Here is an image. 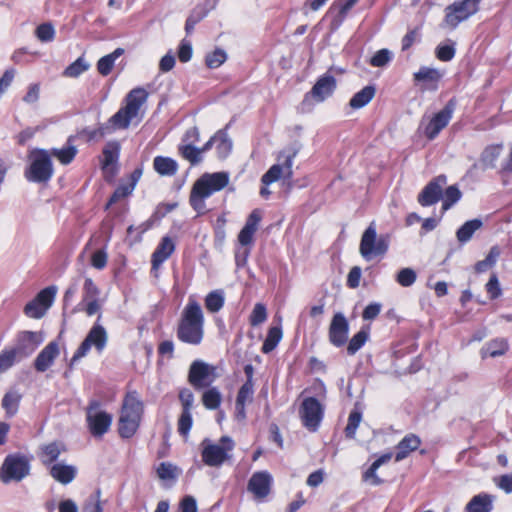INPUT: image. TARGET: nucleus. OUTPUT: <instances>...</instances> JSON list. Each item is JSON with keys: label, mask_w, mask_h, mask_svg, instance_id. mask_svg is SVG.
Returning <instances> with one entry per match:
<instances>
[{"label": "nucleus", "mask_w": 512, "mask_h": 512, "mask_svg": "<svg viewBox=\"0 0 512 512\" xmlns=\"http://www.w3.org/2000/svg\"><path fill=\"white\" fill-rule=\"evenodd\" d=\"M178 151L192 166L199 164L203 160L199 148L192 144L180 145Z\"/></svg>", "instance_id": "obj_40"}, {"label": "nucleus", "mask_w": 512, "mask_h": 512, "mask_svg": "<svg viewBox=\"0 0 512 512\" xmlns=\"http://www.w3.org/2000/svg\"><path fill=\"white\" fill-rule=\"evenodd\" d=\"M44 335L41 331H20L16 334L11 347L22 359L29 358L43 343Z\"/></svg>", "instance_id": "obj_11"}, {"label": "nucleus", "mask_w": 512, "mask_h": 512, "mask_svg": "<svg viewBox=\"0 0 512 512\" xmlns=\"http://www.w3.org/2000/svg\"><path fill=\"white\" fill-rule=\"evenodd\" d=\"M142 413L143 403L138 399L137 393H128L124 398L118 423V431L122 438H131L136 433Z\"/></svg>", "instance_id": "obj_4"}, {"label": "nucleus", "mask_w": 512, "mask_h": 512, "mask_svg": "<svg viewBox=\"0 0 512 512\" xmlns=\"http://www.w3.org/2000/svg\"><path fill=\"white\" fill-rule=\"evenodd\" d=\"M24 314L29 318L40 319L46 314V312L43 310L41 305L38 302H36V300L33 298L25 305Z\"/></svg>", "instance_id": "obj_61"}, {"label": "nucleus", "mask_w": 512, "mask_h": 512, "mask_svg": "<svg viewBox=\"0 0 512 512\" xmlns=\"http://www.w3.org/2000/svg\"><path fill=\"white\" fill-rule=\"evenodd\" d=\"M120 150L121 145L118 141L112 140L106 143L102 151L103 158L101 160V167L103 170L108 169L118 162Z\"/></svg>", "instance_id": "obj_30"}, {"label": "nucleus", "mask_w": 512, "mask_h": 512, "mask_svg": "<svg viewBox=\"0 0 512 512\" xmlns=\"http://www.w3.org/2000/svg\"><path fill=\"white\" fill-rule=\"evenodd\" d=\"M21 361L22 359L11 346L4 348L0 352V374L7 372L11 367Z\"/></svg>", "instance_id": "obj_37"}, {"label": "nucleus", "mask_w": 512, "mask_h": 512, "mask_svg": "<svg viewBox=\"0 0 512 512\" xmlns=\"http://www.w3.org/2000/svg\"><path fill=\"white\" fill-rule=\"evenodd\" d=\"M337 87L336 78L331 74L320 76L312 89L305 95V99L312 97L316 102L320 103L332 96Z\"/></svg>", "instance_id": "obj_15"}, {"label": "nucleus", "mask_w": 512, "mask_h": 512, "mask_svg": "<svg viewBox=\"0 0 512 512\" xmlns=\"http://www.w3.org/2000/svg\"><path fill=\"white\" fill-rule=\"evenodd\" d=\"M74 140L75 136H69L64 147L49 150L51 157L54 156L63 165L70 164L78 153V149L74 145Z\"/></svg>", "instance_id": "obj_24"}, {"label": "nucleus", "mask_w": 512, "mask_h": 512, "mask_svg": "<svg viewBox=\"0 0 512 512\" xmlns=\"http://www.w3.org/2000/svg\"><path fill=\"white\" fill-rule=\"evenodd\" d=\"M123 48H116L112 53L101 57L97 62V70L102 76H107L111 73L116 59L124 54Z\"/></svg>", "instance_id": "obj_35"}, {"label": "nucleus", "mask_w": 512, "mask_h": 512, "mask_svg": "<svg viewBox=\"0 0 512 512\" xmlns=\"http://www.w3.org/2000/svg\"><path fill=\"white\" fill-rule=\"evenodd\" d=\"M253 381H246L239 389L236 403L246 404L247 401H252L254 394Z\"/></svg>", "instance_id": "obj_60"}, {"label": "nucleus", "mask_w": 512, "mask_h": 512, "mask_svg": "<svg viewBox=\"0 0 512 512\" xmlns=\"http://www.w3.org/2000/svg\"><path fill=\"white\" fill-rule=\"evenodd\" d=\"M457 101L451 98L439 112L433 115L429 122L424 126V135L428 140H434L440 132L451 121L456 109Z\"/></svg>", "instance_id": "obj_12"}, {"label": "nucleus", "mask_w": 512, "mask_h": 512, "mask_svg": "<svg viewBox=\"0 0 512 512\" xmlns=\"http://www.w3.org/2000/svg\"><path fill=\"white\" fill-rule=\"evenodd\" d=\"M224 293L222 290L210 292L205 298V307L212 313L218 312L224 306Z\"/></svg>", "instance_id": "obj_43"}, {"label": "nucleus", "mask_w": 512, "mask_h": 512, "mask_svg": "<svg viewBox=\"0 0 512 512\" xmlns=\"http://www.w3.org/2000/svg\"><path fill=\"white\" fill-rule=\"evenodd\" d=\"M157 475L161 480H175L178 476L177 467L169 462H162L157 468Z\"/></svg>", "instance_id": "obj_54"}, {"label": "nucleus", "mask_w": 512, "mask_h": 512, "mask_svg": "<svg viewBox=\"0 0 512 512\" xmlns=\"http://www.w3.org/2000/svg\"><path fill=\"white\" fill-rule=\"evenodd\" d=\"M299 415L303 426L309 431L315 432L323 419L324 407L317 398L307 397L300 405Z\"/></svg>", "instance_id": "obj_10"}, {"label": "nucleus", "mask_w": 512, "mask_h": 512, "mask_svg": "<svg viewBox=\"0 0 512 512\" xmlns=\"http://www.w3.org/2000/svg\"><path fill=\"white\" fill-rule=\"evenodd\" d=\"M35 34L38 40L47 43L54 40L55 29L50 22L42 23L36 28Z\"/></svg>", "instance_id": "obj_51"}, {"label": "nucleus", "mask_w": 512, "mask_h": 512, "mask_svg": "<svg viewBox=\"0 0 512 512\" xmlns=\"http://www.w3.org/2000/svg\"><path fill=\"white\" fill-rule=\"evenodd\" d=\"M66 450L62 442L54 441L40 447L38 454L41 463L45 466L53 465L60 454Z\"/></svg>", "instance_id": "obj_23"}, {"label": "nucleus", "mask_w": 512, "mask_h": 512, "mask_svg": "<svg viewBox=\"0 0 512 512\" xmlns=\"http://www.w3.org/2000/svg\"><path fill=\"white\" fill-rule=\"evenodd\" d=\"M229 184V173L225 171L204 173L192 186L189 203L191 207L202 215L206 213L205 200L214 193L221 191Z\"/></svg>", "instance_id": "obj_1"}, {"label": "nucleus", "mask_w": 512, "mask_h": 512, "mask_svg": "<svg viewBox=\"0 0 512 512\" xmlns=\"http://www.w3.org/2000/svg\"><path fill=\"white\" fill-rule=\"evenodd\" d=\"M148 93L144 88L137 87L132 89L126 96V104L123 106L134 116H137L141 106L146 102Z\"/></svg>", "instance_id": "obj_25"}, {"label": "nucleus", "mask_w": 512, "mask_h": 512, "mask_svg": "<svg viewBox=\"0 0 512 512\" xmlns=\"http://www.w3.org/2000/svg\"><path fill=\"white\" fill-rule=\"evenodd\" d=\"M57 293V287L54 285L48 286L42 289L34 299L38 302L43 310L47 312V310L52 306L55 296Z\"/></svg>", "instance_id": "obj_39"}, {"label": "nucleus", "mask_w": 512, "mask_h": 512, "mask_svg": "<svg viewBox=\"0 0 512 512\" xmlns=\"http://www.w3.org/2000/svg\"><path fill=\"white\" fill-rule=\"evenodd\" d=\"M282 174H283V167L280 164H274L261 177V182L264 185H270L271 183L279 180Z\"/></svg>", "instance_id": "obj_58"}, {"label": "nucleus", "mask_w": 512, "mask_h": 512, "mask_svg": "<svg viewBox=\"0 0 512 512\" xmlns=\"http://www.w3.org/2000/svg\"><path fill=\"white\" fill-rule=\"evenodd\" d=\"M204 336V315L196 301H189L177 328V338L186 344L199 345Z\"/></svg>", "instance_id": "obj_2"}, {"label": "nucleus", "mask_w": 512, "mask_h": 512, "mask_svg": "<svg viewBox=\"0 0 512 512\" xmlns=\"http://www.w3.org/2000/svg\"><path fill=\"white\" fill-rule=\"evenodd\" d=\"M416 279V272L412 268H403L396 275V281L402 287L412 286Z\"/></svg>", "instance_id": "obj_53"}, {"label": "nucleus", "mask_w": 512, "mask_h": 512, "mask_svg": "<svg viewBox=\"0 0 512 512\" xmlns=\"http://www.w3.org/2000/svg\"><path fill=\"white\" fill-rule=\"evenodd\" d=\"M480 0H462L454 2L446 8L445 23L456 28L460 22L468 19L479 9Z\"/></svg>", "instance_id": "obj_13"}, {"label": "nucleus", "mask_w": 512, "mask_h": 512, "mask_svg": "<svg viewBox=\"0 0 512 512\" xmlns=\"http://www.w3.org/2000/svg\"><path fill=\"white\" fill-rule=\"evenodd\" d=\"M503 150V144L488 145L484 148L480 155V163L483 170L492 169L496 166V160L499 158Z\"/></svg>", "instance_id": "obj_32"}, {"label": "nucleus", "mask_w": 512, "mask_h": 512, "mask_svg": "<svg viewBox=\"0 0 512 512\" xmlns=\"http://www.w3.org/2000/svg\"><path fill=\"white\" fill-rule=\"evenodd\" d=\"M214 381V367L202 360L191 363L188 372V382L196 390L209 387Z\"/></svg>", "instance_id": "obj_14"}, {"label": "nucleus", "mask_w": 512, "mask_h": 512, "mask_svg": "<svg viewBox=\"0 0 512 512\" xmlns=\"http://www.w3.org/2000/svg\"><path fill=\"white\" fill-rule=\"evenodd\" d=\"M420 444L421 440L417 435L412 433L406 435L396 446L395 461L400 462L405 459L411 452L417 450Z\"/></svg>", "instance_id": "obj_27"}, {"label": "nucleus", "mask_w": 512, "mask_h": 512, "mask_svg": "<svg viewBox=\"0 0 512 512\" xmlns=\"http://www.w3.org/2000/svg\"><path fill=\"white\" fill-rule=\"evenodd\" d=\"M49 473L57 482L67 485L75 479L77 468L73 465L54 463L50 466Z\"/></svg>", "instance_id": "obj_22"}, {"label": "nucleus", "mask_w": 512, "mask_h": 512, "mask_svg": "<svg viewBox=\"0 0 512 512\" xmlns=\"http://www.w3.org/2000/svg\"><path fill=\"white\" fill-rule=\"evenodd\" d=\"M267 319V310L264 304L256 303L249 317L252 326H258Z\"/></svg>", "instance_id": "obj_55"}, {"label": "nucleus", "mask_w": 512, "mask_h": 512, "mask_svg": "<svg viewBox=\"0 0 512 512\" xmlns=\"http://www.w3.org/2000/svg\"><path fill=\"white\" fill-rule=\"evenodd\" d=\"M22 394L19 390L12 388L8 390L2 398V408L5 410L7 417H13L19 409Z\"/></svg>", "instance_id": "obj_31"}, {"label": "nucleus", "mask_w": 512, "mask_h": 512, "mask_svg": "<svg viewBox=\"0 0 512 512\" xmlns=\"http://www.w3.org/2000/svg\"><path fill=\"white\" fill-rule=\"evenodd\" d=\"M494 497L487 493H480L471 498L465 506V512H491Z\"/></svg>", "instance_id": "obj_26"}, {"label": "nucleus", "mask_w": 512, "mask_h": 512, "mask_svg": "<svg viewBox=\"0 0 512 512\" xmlns=\"http://www.w3.org/2000/svg\"><path fill=\"white\" fill-rule=\"evenodd\" d=\"M100 406L99 401L92 400L86 408V421L94 437H102L112 423V416L105 411H100Z\"/></svg>", "instance_id": "obj_9"}, {"label": "nucleus", "mask_w": 512, "mask_h": 512, "mask_svg": "<svg viewBox=\"0 0 512 512\" xmlns=\"http://www.w3.org/2000/svg\"><path fill=\"white\" fill-rule=\"evenodd\" d=\"M392 60V53L388 49L378 50L370 59L373 67H384Z\"/></svg>", "instance_id": "obj_56"}, {"label": "nucleus", "mask_w": 512, "mask_h": 512, "mask_svg": "<svg viewBox=\"0 0 512 512\" xmlns=\"http://www.w3.org/2000/svg\"><path fill=\"white\" fill-rule=\"evenodd\" d=\"M100 290L91 278H86L83 286V298L81 304H84L88 299H97Z\"/></svg>", "instance_id": "obj_57"}, {"label": "nucleus", "mask_w": 512, "mask_h": 512, "mask_svg": "<svg viewBox=\"0 0 512 512\" xmlns=\"http://www.w3.org/2000/svg\"><path fill=\"white\" fill-rule=\"evenodd\" d=\"M214 139L216 140V152L219 159H226L233 147L232 140L228 136L226 129H221L217 131L214 135Z\"/></svg>", "instance_id": "obj_33"}, {"label": "nucleus", "mask_w": 512, "mask_h": 512, "mask_svg": "<svg viewBox=\"0 0 512 512\" xmlns=\"http://www.w3.org/2000/svg\"><path fill=\"white\" fill-rule=\"evenodd\" d=\"M221 393L216 387L209 388L203 393V405L209 410L217 409L221 404Z\"/></svg>", "instance_id": "obj_44"}, {"label": "nucleus", "mask_w": 512, "mask_h": 512, "mask_svg": "<svg viewBox=\"0 0 512 512\" xmlns=\"http://www.w3.org/2000/svg\"><path fill=\"white\" fill-rule=\"evenodd\" d=\"M89 64L83 57L77 58L73 63L66 67L63 74L66 77L76 78L89 69Z\"/></svg>", "instance_id": "obj_46"}, {"label": "nucleus", "mask_w": 512, "mask_h": 512, "mask_svg": "<svg viewBox=\"0 0 512 512\" xmlns=\"http://www.w3.org/2000/svg\"><path fill=\"white\" fill-rule=\"evenodd\" d=\"M208 15V10L204 6H196L186 19L185 31L187 34H191L201 20Z\"/></svg>", "instance_id": "obj_41"}, {"label": "nucleus", "mask_w": 512, "mask_h": 512, "mask_svg": "<svg viewBox=\"0 0 512 512\" xmlns=\"http://www.w3.org/2000/svg\"><path fill=\"white\" fill-rule=\"evenodd\" d=\"M100 491L96 495H91L85 502L82 512H102V507L99 501Z\"/></svg>", "instance_id": "obj_64"}, {"label": "nucleus", "mask_w": 512, "mask_h": 512, "mask_svg": "<svg viewBox=\"0 0 512 512\" xmlns=\"http://www.w3.org/2000/svg\"><path fill=\"white\" fill-rule=\"evenodd\" d=\"M368 336H369V333L366 330L361 329L360 331H358L351 338V340L348 343V347H347L348 354L354 355L358 350H360L363 347V345L366 343Z\"/></svg>", "instance_id": "obj_48"}, {"label": "nucleus", "mask_w": 512, "mask_h": 512, "mask_svg": "<svg viewBox=\"0 0 512 512\" xmlns=\"http://www.w3.org/2000/svg\"><path fill=\"white\" fill-rule=\"evenodd\" d=\"M282 338L281 327L274 326L268 330V334L262 345V352L269 353L276 348Z\"/></svg>", "instance_id": "obj_42"}, {"label": "nucleus", "mask_w": 512, "mask_h": 512, "mask_svg": "<svg viewBox=\"0 0 512 512\" xmlns=\"http://www.w3.org/2000/svg\"><path fill=\"white\" fill-rule=\"evenodd\" d=\"M179 400L182 404V411L191 412L194 403V394L188 388H183L179 392Z\"/></svg>", "instance_id": "obj_62"}, {"label": "nucleus", "mask_w": 512, "mask_h": 512, "mask_svg": "<svg viewBox=\"0 0 512 512\" xmlns=\"http://www.w3.org/2000/svg\"><path fill=\"white\" fill-rule=\"evenodd\" d=\"M135 117L124 107H121L105 124L110 128L112 134L116 130L127 129Z\"/></svg>", "instance_id": "obj_28"}, {"label": "nucleus", "mask_w": 512, "mask_h": 512, "mask_svg": "<svg viewBox=\"0 0 512 512\" xmlns=\"http://www.w3.org/2000/svg\"><path fill=\"white\" fill-rule=\"evenodd\" d=\"M390 245V237L387 234L377 235L376 226L372 222L361 237L359 252L366 261L376 257H383Z\"/></svg>", "instance_id": "obj_5"}, {"label": "nucleus", "mask_w": 512, "mask_h": 512, "mask_svg": "<svg viewBox=\"0 0 512 512\" xmlns=\"http://www.w3.org/2000/svg\"><path fill=\"white\" fill-rule=\"evenodd\" d=\"M202 461L210 467H220L230 458L229 452L234 449L235 443L229 436H222L219 444L211 443L209 439L202 442Z\"/></svg>", "instance_id": "obj_8"}, {"label": "nucleus", "mask_w": 512, "mask_h": 512, "mask_svg": "<svg viewBox=\"0 0 512 512\" xmlns=\"http://www.w3.org/2000/svg\"><path fill=\"white\" fill-rule=\"evenodd\" d=\"M349 324L342 313H336L329 327V341L336 347H341L347 342Z\"/></svg>", "instance_id": "obj_17"}, {"label": "nucleus", "mask_w": 512, "mask_h": 512, "mask_svg": "<svg viewBox=\"0 0 512 512\" xmlns=\"http://www.w3.org/2000/svg\"><path fill=\"white\" fill-rule=\"evenodd\" d=\"M192 44L190 41L183 39L180 42L179 48H178V58L180 62L186 63L191 60L192 58Z\"/></svg>", "instance_id": "obj_63"}, {"label": "nucleus", "mask_w": 512, "mask_h": 512, "mask_svg": "<svg viewBox=\"0 0 512 512\" xmlns=\"http://www.w3.org/2000/svg\"><path fill=\"white\" fill-rule=\"evenodd\" d=\"M483 223L480 219H472L465 222L456 232L457 240L461 244H465L471 240L474 233L482 227Z\"/></svg>", "instance_id": "obj_36"}, {"label": "nucleus", "mask_w": 512, "mask_h": 512, "mask_svg": "<svg viewBox=\"0 0 512 512\" xmlns=\"http://www.w3.org/2000/svg\"><path fill=\"white\" fill-rule=\"evenodd\" d=\"M462 193L456 185H451L446 188L443 200V209H450L456 202L461 199Z\"/></svg>", "instance_id": "obj_50"}, {"label": "nucleus", "mask_w": 512, "mask_h": 512, "mask_svg": "<svg viewBox=\"0 0 512 512\" xmlns=\"http://www.w3.org/2000/svg\"><path fill=\"white\" fill-rule=\"evenodd\" d=\"M375 93V86L367 85L363 89L354 94V96L349 101V105L353 109L363 108L373 99Z\"/></svg>", "instance_id": "obj_34"}, {"label": "nucleus", "mask_w": 512, "mask_h": 512, "mask_svg": "<svg viewBox=\"0 0 512 512\" xmlns=\"http://www.w3.org/2000/svg\"><path fill=\"white\" fill-rule=\"evenodd\" d=\"M193 419L191 412L182 411L178 419V432L182 436H187L192 428Z\"/></svg>", "instance_id": "obj_59"}, {"label": "nucleus", "mask_w": 512, "mask_h": 512, "mask_svg": "<svg viewBox=\"0 0 512 512\" xmlns=\"http://www.w3.org/2000/svg\"><path fill=\"white\" fill-rule=\"evenodd\" d=\"M442 76L439 70L423 66L414 73V80L417 83H424L426 89L436 90Z\"/></svg>", "instance_id": "obj_21"}, {"label": "nucleus", "mask_w": 512, "mask_h": 512, "mask_svg": "<svg viewBox=\"0 0 512 512\" xmlns=\"http://www.w3.org/2000/svg\"><path fill=\"white\" fill-rule=\"evenodd\" d=\"M446 182L447 177L443 174L431 180L418 195L419 204L426 207L437 203L442 197V187Z\"/></svg>", "instance_id": "obj_16"}, {"label": "nucleus", "mask_w": 512, "mask_h": 512, "mask_svg": "<svg viewBox=\"0 0 512 512\" xmlns=\"http://www.w3.org/2000/svg\"><path fill=\"white\" fill-rule=\"evenodd\" d=\"M508 350V343L505 339H494L488 342L482 349L483 357L486 355L490 357L501 356Z\"/></svg>", "instance_id": "obj_38"}, {"label": "nucleus", "mask_w": 512, "mask_h": 512, "mask_svg": "<svg viewBox=\"0 0 512 512\" xmlns=\"http://www.w3.org/2000/svg\"><path fill=\"white\" fill-rule=\"evenodd\" d=\"M59 355V346L55 341L48 343L37 355L34 361V368L37 372H45L54 363Z\"/></svg>", "instance_id": "obj_19"}, {"label": "nucleus", "mask_w": 512, "mask_h": 512, "mask_svg": "<svg viewBox=\"0 0 512 512\" xmlns=\"http://www.w3.org/2000/svg\"><path fill=\"white\" fill-rule=\"evenodd\" d=\"M272 476L267 471L255 472L249 479L247 489L256 499H264L271 490Z\"/></svg>", "instance_id": "obj_18"}, {"label": "nucleus", "mask_w": 512, "mask_h": 512, "mask_svg": "<svg viewBox=\"0 0 512 512\" xmlns=\"http://www.w3.org/2000/svg\"><path fill=\"white\" fill-rule=\"evenodd\" d=\"M227 59L226 52L221 48H216L214 51L208 53L205 57V64L210 69L220 67Z\"/></svg>", "instance_id": "obj_47"}, {"label": "nucleus", "mask_w": 512, "mask_h": 512, "mask_svg": "<svg viewBox=\"0 0 512 512\" xmlns=\"http://www.w3.org/2000/svg\"><path fill=\"white\" fill-rule=\"evenodd\" d=\"M175 251V244L169 236L161 239L151 257L152 270H157Z\"/></svg>", "instance_id": "obj_20"}, {"label": "nucleus", "mask_w": 512, "mask_h": 512, "mask_svg": "<svg viewBox=\"0 0 512 512\" xmlns=\"http://www.w3.org/2000/svg\"><path fill=\"white\" fill-rule=\"evenodd\" d=\"M101 318L102 314L99 313L96 322L75 351L70 361V367H72L78 360L85 357L92 346H94L99 353L105 349L108 341V334L106 329L100 323Z\"/></svg>", "instance_id": "obj_7"}, {"label": "nucleus", "mask_w": 512, "mask_h": 512, "mask_svg": "<svg viewBox=\"0 0 512 512\" xmlns=\"http://www.w3.org/2000/svg\"><path fill=\"white\" fill-rule=\"evenodd\" d=\"M359 0H336L331 6V11H337L338 22L341 24L348 12Z\"/></svg>", "instance_id": "obj_45"}, {"label": "nucleus", "mask_w": 512, "mask_h": 512, "mask_svg": "<svg viewBox=\"0 0 512 512\" xmlns=\"http://www.w3.org/2000/svg\"><path fill=\"white\" fill-rule=\"evenodd\" d=\"M178 167L177 161L171 157L156 156L153 159V168L160 176H174Z\"/></svg>", "instance_id": "obj_29"}, {"label": "nucleus", "mask_w": 512, "mask_h": 512, "mask_svg": "<svg viewBox=\"0 0 512 512\" xmlns=\"http://www.w3.org/2000/svg\"><path fill=\"white\" fill-rule=\"evenodd\" d=\"M29 165L25 169L24 176L32 183H47L54 174L53 163L49 150L33 148L28 154Z\"/></svg>", "instance_id": "obj_3"}, {"label": "nucleus", "mask_w": 512, "mask_h": 512, "mask_svg": "<svg viewBox=\"0 0 512 512\" xmlns=\"http://www.w3.org/2000/svg\"><path fill=\"white\" fill-rule=\"evenodd\" d=\"M362 420V413L359 410H352L348 417V423L345 428V436L347 438H355L357 428Z\"/></svg>", "instance_id": "obj_49"}, {"label": "nucleus", "mask_w": 512, "mask_h": 512, "mask_svg": "<svg viewBox=\"0 0 512 512\" xmlns=\"http://www.w3.org/2000/svg\"><path fill=\"white\" fill-rule=\"evenodd\" d=\"M31 464L28 456L22 453L8 454L0 468V480L4 484L20 482L30 474Z\"/></svg>", "instance_id": "obj_6"}, {"label": "nucleus", "mask_w": 512, "mask_h": 512, "mask_svg": "<svg viewBox=\"0 0 512 512\" xmlns=\"http://www.w3.org/2000/svg\"><path fill=\"white\" fill-rule=\"evenodd\" d=\"M132 185L128 184H120L113 192V194L110 196L107 204L106 209H108L113 204L117 203L119 200L129 196L133 192Z\"/></svg>", "instance_id": "obj_52"}]
</instances>
